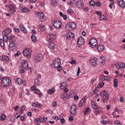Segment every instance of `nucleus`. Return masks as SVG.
<instances>
[{
  "label": "nucleus",
  "mask_w": 125,
  "mask_h": 125,
  "mask_svg": "<svg viewBox=\"0 0 125 125\" xmlns=\"http://www.w3.org/2000/svg\"><path fill=\"white\" fill-rule=\"evenodd\" d=\"M61 65V60L59 58H57L53 61L51 67L52 68L57 69L58 72H60L63 69V67Z\"/></svg>",
  "instance_id": "nucleus-1"
},
{
  "label": "nucleus",
  "mask_w": 125,
  "mask_h": 125,
  "mask_svg": "<svg viewBox=\"0 0 125 125\" xmlns=\"http://www.w3.org/2000/svg\"><path fill=\"white\" fill-rule=\"evenodd\" d=\"M0 84L3 87H7L11 84V79L9 77H3L1 80Z\"/></svg>",
  "instance_id": "nucleus-2"
},
{
  "label": "nucleus",
  "mask_w": 125,
  "mask_h": 125,
  "mask_svg": "<svg viewBox=\"0 0 125 125\" xmlns=\"http://www.w3.org/2000/svg\"><path fill=\"white\" fill-rule=\"evenodd\" d=\"M100 96L102 98V101L104 102V103H107L108 100H109V94H108V92L105 90H102L101 91Z\"/></svg>",
  "instance_id": "nucleus-3"
},
{
  "label": "nucleus",
  "mask_w": 125,
  "mask_h": 125,
  "mask_svg": "<svg viewBox=\"0 0 125 125\" xmlns=\"http://www.w3.org/2000/svg\"><path fill=\"white\" fill-rule=\"evenodd\" d=\"M11 32H12V30L10 28L5 29L3 31L2 35H3V41L7 42V37L9 35H10V33H11Z\"/></svg>",
  "instance_id": "nucleus-4"
},
{
  "label": "nucleus",
  "mask_w": 125,
  "mask_h": 125,
  "mask_svg": "<svg viewBox=\"0 0 125 125\" xmlns=\"http://www.w3.org/2000/svg\"><path fill=\"white\" fill-rule=\"evenodd\" d=\"M52 24L55 29H59L62 28V22L59 20H54L52 21Z\"/></svg>",
  "instance_id": "nucleus-5"
},
{
  "label": "nucleus",
  "mask_w": 125,
  "mask_h": 125,
  "mask_svg": "<svg viewBox=\"0 0 125 125\" xmlns=\"http://www.w3.org/2000/svg\"><path fill=\"white\" fill-rule=\"evenodd\" d=\"M21 63L22 65V66H21V69H22V70H31V67H29L28 61L27 60H21Z\"/></svg>",
  "instance_id": "nucleus-6"
},
{
  "label": "nucleus",
  "mask_w": 125,
  "mask_h": 125,
  "mask_svg": "<svg viewBox=\"0 0 125 125\" xmlns=\"http://www.w3.org/2000/svg\"><path fill=\"white\" fill-rule=\"evenodd\" d=\"M76 25L74 22H69L65 25V30L67 31H73L76 29Z\"/></svg>",
  "instance_id": "nucleus-7"
},
{
  "label": "nucleus",
  "mask_w": 125,
  "mask_h": 125,
  "mask_svg": "<svg viewBox=\"0 0 125 125\" xmlns=\"http://www.w3.org/2000/svg\"><path fill=\"white\" fill-rule=\"evenodd\" d=\"M89 45H90V47L92 48H95L96 47V45H97V40L95 38H91L88 42Z\"/></svg>",
  "instance_id": "nucleus-8"
},
{
  "label": "nucleus",
  "mask_w": 125,
  "mask_h": 125,
  "mask_svg": "<svg viewBox=\"0 0 125 125\" xmlns=\"http://www.w3.org/2000/svg\"><path fill=\"white\" fill-rule=\"evenodd\" d=\"M31 52H32L31 50L28 48H26L22 51V54L24 57L31 58Z\"/></svg>",
  "instance_id": "nucleus-9"
},
{
  "label": "nucleus",
  "mask_w": 125,
  "mask_h": 125,
  "mask_svg": "<svg viewBox=\"0 0 125 125\" xmlns=\"http://www.w3.org/2000/svg\"><path fill=\"white\" fill-rule=\"evenodd\" d=\"M76 111H77V105L76 104L72 105L69 109L70 116L74 117L76 115Z\"/></svg>",
  "instance_id": "nucleus-10"
},
{
  "label": "nucleus",
  "mask_w": 125,
  "mask_h": 125,
  "mask_svg": "<svg viewBox=\"0 0 125 125\" xmlns=\"http://www.w3.org/2000/svg\"><path fill=\"white\" fill-rule=\"evenodd\" d=\"M9 11L11 13V14H13L15 12H16V6L13 4H10L8 6Z\"/></svg>",
  "instance_id": "nucleus-11"
},
{
  "label": "nucleus",
  "mask_w": 125,
  "mask_h": 125,
  "mask_svg": "<svg viewBox=\"0 0 125 125\" xmlns=\"http://www.w3.org/2000/svg\"><path fill=\"white\" fill-rule=\"evenodd\" d=\"M36 15H38L40 17V20L41 22L44 21V14L42 12H36Z\"/></svg>",
  "instance_id": "nucleus-12"
},
{
  "label": "nucleus",
  "mask_w": 125,
  "mask_h": 125,
  "mask_svg": "<svg viewBox=\"0 0 125 125\" xmlns=\"http://www.w3.org/2000/svg\"><path fill=\"white\" fill-rule=\"evenodd\" d=\"M76 6L79 9H83V0H78L76 3Z\"/></svg>",
  "instance_id": "nucleus-13"
},
{
  "label": "nucleus",
  "mask_w": 125,
  "mask_h": 125,
  "mask_svg": "<svg viewBox=\"0 0 125 125\" xmlns=\"http://www.w3.org/2000/svg\"><path fill=\"white\" fill-rule=\"evenodd\" d=\"M74 37H75V34L73 32H68L65 35L66 40L68 41L73 40Z\"/></svg>",
  "instance_id": "nucleus-14"
},
{
  "label": "nucleus",
  "mask_w": 125,
  "mask_h": 125,
  "mask_svg": "<svg viewBox=\"0 0 125 125\" xmlns=\"http://www.w3.org/2000/svg\"><path fill=\"white\" fill-rule=\"evenodd\" d=\"M55 40V35L53 33H50L47 35V40L48 42L54 41Z\"/></svg>",
  "instance_id": "nucleus-15"
},
{
  "label": "nucleus",
  "mask_w": 125,
  "mask_h": 125,
  "mask_svg": "<svg viewBox=\"0 0 125 125\" xmlns=\"http://www.w3.org/2000/svg\"><path fill=\"white\" fill-rule=\"evenodd\" d=\"M116 68L117 69H125V63L123 62H118L116 64Z\"/></svg>",
  "instance_id": "nucleus-16"
},
{
  "label": "nucleus",
  "mask_w": 125,
  "mask_h": 125,
  "mask_svg": "<svg viewBox=\"0 0 125 125\" xmlns=\"http://www.w3.org/2000/svg\"><path fill=\"white\" fill-rule=\"evenodd\" d=\"M83 43H84V39L83 37H79L77 40V44L78 46H81Z\"/></svg>",
  "instance_id": "nucleus-17"
},
{
  "label": "nucleus",
  "mask_w": 125,
  "mask_h": 125,
  "mask_svg": "<svg viewBox=\"0 0 125 125\" xmlns=\"http://www.w3.org/2000/svg\"><path fill=\"white\" fill-rule=\"evenodd\" d=\"M0 61L8 62V61H9V57L6 55L0 56Z\"/></svg>",
  "instance_id": "nucleus-18"
},
{
  "label": "nucleus",
  "mask_w": 125,
  "mask_h": 125,
  "mask_svg": "<svg viewBox=\"0 0 125 125\" xmlns=\"http://www.w3.org/2000/svg\"><path fill=\"white\" fill-rule=\"evenodd\" d=\"M117 3L122 8L125 7V2L124 0H117Z\"/></svg>",
  "instance_id": "nucleus-19"
},
{
  "label": "nucleus",
  "mask_w": 125,
  "mask_h": 125,
  "mask_svg": "<svg viewBox=\"0 0 125 125\" xmlns=\"http://www.w3.org/2000/svg\"><path fill=\"white\" fill-rule=\"evenodd\" d=\"M32 106H33V107H35L36 108H42V104H40L39 102H36L32 103Z\"/></svg>",
  "instance_id": "nucleus-20"
},
{
  "label": "nucleus",
  "mask_w": 125,
  "mask_h": 125,
  "mask_svg": "<svg viewBox=\"0 0 125 125\" xmlns=\"http://www.w3.org/2000/svg\"><path fill=\"white\" fill-rule=\"evenodd\" d=\"M86 100V97H83L82 98L81 102L79 104V106L80 108H82V107H83V105L84 104V102H85Z\"/></svg>",
  "instance_id": "nucleus-21"
},
{
  "label": "nucleus",
  "mask_w": 125,
  "mask_h": 125,
  "mask_svg": "<svg viewBox=\"0 0 125 125\" xmlns=\"http://www.w3.org/2000/svg\"><path fill=\"white\" fill-rule=\"evenodd\" d=\"M20 29L22 33H27V29H26V28H25L23 24L21 23L20 24Z\"/></svg>",
  "instance_id": "nucleus-22"
},
{
  "label": "nucleus",
  "mask_w": 125,
  "mask_h": 125,
  "mask_svg": "<svg viewBox=\"0 0 125 125\" xmlns=\"http://www.w3.org/2000/svg\"><path fill=\"white\" fill-rule=\"evenodd\" d=\"M7 41H9V42H13L14 41H16L15 39V36L14 35H10L9 37H7Z\"/></svg>",
  "instance_id": "nucleus-23"
},
{
  "label": "nucleus",
  "mask_w": 125,
  "mask_h": 125,
  "mask_svg": "<svg viewBox=\"0 0 125 125\" xmlns=\"http://www.w3.org/2000/svg\"><path fill=\"white\" fill-rule=\"evenodd\" d=\"M48 47L50 49L53 50V49L55 48V44H54L52 42H50L48 44Z\"/></svg>",
  "instance_id": "nucleus-24"
},
{
  "label": "nucleus",
  "mask_w": 125,
  "mask_h": 125,
  "mask_svg": "<svg viewBox=\"0 0 125 125\" xmlns=\"http://www.w3.org/2000/svg\"><path fill=\"white\" fill-rule=\"evenodd\" d=\"M100 59L102 60L101 62V65L102 66L103 65H105L106 60H105V57L101 56L100 57Z\"/></svg>",
  "instance_id": "nucleus-25"
},
{
  "label": "nucleus",
  "mask_w": 125,
  "mask_h": 125,
  "mask_svg": "<svg viewBox=\"0 0 125 125\" xmlns=\"http://www.w3.org/2000/svg\"><path fill=\"white\" fill-rule=\"evenodd\" d=\"M104 45H99L97 47V49L98 51L99 52L103 51V50H104Z\"/></svg>",
  "instance_id": "nucleus-26"
},
{
  "label": "nucleus",
  "mask_w": 125,
  "mask_h": 125,
  "mask_svg": "<svg viewBox=\"0 0 125 125\" xmlns=\"http://www.w3.org/2000/svg\"><path fill=\"white\" fill-rule=\"evenodd\" d=\"M34 93H35V94H38L39 97L40 98H41V97H42V92H41V91L40 90H39L38 89H36L35 90Z\"/></svg>",
  "instance_id": "nucleus-27"
},
{
  "label": "nucleus",
  "mask_w": 125,
  "mask_h": 125,
  "mask_svg": "<svg viewBox=\"0 0 125 125\" xmlns=\"http://www.w3.org/2000/svg\"><path fill=\"white\" fill-rule=\"evenodd\" d=\"M67 83L66 82H62L61 84H60V88H61V89H64V88H65V87H66V86H67Z\"/></svg>",
  "instance_id": "nucleus-28"
},
{
  "label": "nucleus",
  "mask_w": 125,
  "mask_h": 125,
  "mask_svg": "<svg viewBox=\"0 0 125 125\" xmlns=\"http://www.w3.org/2000/svg\"><path fill=\"white\" fill-rule=\"evenodd\" d=\"M96 60H97V58H95L91 60V64L92 66H93L94 67H95V66H96V64H97Z\"/></svg>",
  "instance_id": "nucleus-29"
},
{
  "label": "nucleus",
  "mask_w": 125,
  "mask_h": 125,
  "mask_svg": "<svg viewBox=\"0 0 125 125\" xmlns=\"http://www.w3.org/2000/svg\"><path fill=\"white\" fill-rule=\"evenodd\" d=\"M22 13H29L30 9L27 7H24L21 9Z\"/></svg>",
  "instance_id": "nucleus-30"
},
{
  "label": "nucleus",
  "mask_w": 125,
  "mask_h": 125,
  "mask_svg": "<svg viewBox=\"0 0 125 125\" xmlns=\"http://www.w3.org/2000/svg\"><path fill=\"white\" fill-rule=\"evenodd\" d=\"M91 104L93 109H97V105H96V102L91 101Z\"/></svg>",
  "instance_id": "nucleus-31"
},
{
  "label": "nucleus",
  "mask_w": 125,
  "mask_h": 125,
  "mask_svg": "<svg viewBox=\"0 0 125 125\" xmlns=\"http://www.w3.org/2000/svg\"><path fill=\"white\" fill-rule=\"evenodd\" d=\"M17 43H16V41H11L9 43V46H17Z\"/></svg>",
  "instance_id": "nucleus-32"
},
{
  "label": "nucleus",
  "mask_w": 125,
  "mask_h": 125,
  "mask_svg": "<svg viewBox=\"0 0 125 125\" xmlns=\"http://www.w3.org/2000/svg\"><path fill=\"white\" fill-rule=\"evenodd\" d=\"M16 83H18V84H22V83H23V80L21 79V78H16Z\"/></svg>",
  "instance_id": "nucleus-33"
},
{
  "label": "nucleus",
  "mask_w": 125,
  "mask_h": 125,
  "mask_svg": "<svg viewBox=\"0 0 125 125\" xmlns=\"http://www.w3.org/2000/svg\"><path fill=\"white\" fill-rule=\"evenodd\" d=\"M4 42H5V41L3 40V37H2V40L0 39V46L1 47H3V46H4Z\"/></svg>",
  "instance_id": "nucleus-34"
},
{
  "label": "nucleus",
  "mask_w": 125,
  "mask_h": 125,
  "mask_svg": "<svg viewBox=\"0 0 125 125\" xmlns=\"http://www.w3.org/2000/svg\"><path fill=\"white\" fill-rule=\"evenodd\" d=\"M34 83H35V85L39 86V85H40V84L41 83V81L40 80H39L38 79L36 78L34 80Z\"/></svg>",
  "instance_id": "nucleus-35"
},
{
  "label": "nucleus",
  "mask_w": 125,
  "mask_h": 125,
  "mask_svg": "<svg viewBox=\"0 0 125 125\" xmlns=\"http://www.w3.org/2000/svg\"><path fill=\"white\" fill-rule=\"evenodd\" d=\"M76 2V0H70L69 2H67L68 5H74Z\"/></svg>",
  "instance_id": "nucleus-36"
},
{
  "label": "nucleus",
  "mask_w": 125,
  "mask_h": 125,
  "mask_svg": "<svg viewBox=\"0 0 125 125\" xmlns=\"http://www.w3.org/2000/svg\"><path fill=\"white\" fill-rule=\"evenodd\" d=\"M95 110L94 114H95V115H99V114H100V112H101V109L97 108L95 109Z\"/></svg>",
  "instance_id": "nucleus-37"
},
{
  "label": "nucleus",
  "mask_w": 125,
  "mask_h": 125,
  "mask_svg": "<svg viewBox=\"0 0 125 125\" xmlns=\"http://www.w3.org/2000/svg\"><path fill=\"white\" fill-rule=\"evenodd\" d=\"M114 87H118V79H114V83H113Z\"/></svg>",
  "instance_id": "nucleus-38"
},
{
  "label": "nucleus",
  "mask_w": 125,
  "mask_h": 125,
  "mask_svg": "<svg viewBox=\"0 0 125 125\" xmlns=\"http://www.w3.org/2000/svg\"><path fill=\"white\" fill-rule=\"evenodd\" d=\"M55 91V89L53 87L51 89L48 90L47 92L49 93V94H51V93H54Z\"/></svg>",
  "instance_id": "nucleus-39"
},
{
  "label": "nucleus",
  "mask_w": 125,
  "mask_h": 125,
  "mask_svg": "<svg viewBox=\"0 0 125 125\" xmlns=\"http://www.w3.org/2000/svg\"><path fill=\"white\" fill-rule=\"evenodd\" d=\"M99 19H100V20L102 21L103 20H106L107 19V18L106 17V16L102 15L100 16Z\"/></svg>",
  "instance_id": "nucleus-40"
},
{
  "label": "nucleus",
  "mask_w": 125,
  "mask_h": 125,
  "mask_svg": "<svg viewBox=\"0 0 125 125\" xmlns=\"http://www.w3.org/2000/svg\"><path fill=\"white\" fill-rule=\"evenodd\" d=\"M104 84H105V83L104 82L100 83L98 84V85L97 86V87L98 88H100V87H102L103 86H104Z\"/></svg>",
  "instance_id": "nucleus-41"
},
{
  "label": "nucleus",
  "mask_w": 125,
  "mask_h": 125,
  "mask_svg": "<svg viewBox=\"0 0 125 125\" xmlns=\"http://www.w3.org/2000/svg\"><path fill=\"white\" fill-rule=\"evenodd\" d=\"M6 118V116L4 114H2L0 117V120L2 122L4 121V119Z\"/></svg>",
  "instance_id": "nucleus-42"
},
{
  "label": "nucleus",
  "mask_w": 125,
  "mask_h": 125,
  "mask_svg": "<svg viewBox=\"0 0 125 125\" xmlns=\"http://www.w3.org/2000/svg\"><path fill=\"white\" fill-rule=\"evenodd\" d=\"M89 111H90V108L89 107H86L83 112V115H86Z\"/></svg>",
  "instance_id": "nucleus-43"
},
{
  "label": "nucleus",
  "mask_w": 125,
  "mask_h": 125,
  "mask_svg": "<svg viewBox=\"0 0 125 125\" xmlns=\"http://www.w3.org/2000/svg\"><path fill=\"white\" fill-rule=\"evenodd\" d=\"M31 38L32 42H35L36 41H37V38H36V36L34 35H32L31 36Z\"/></svg>",
  "instance_id": "nucleus-44"
},
{
  "label": "nucleus",
  "mask_w": 125,
  "mask_h": 125,
  "mask_svg": "<svg viewBox=\"0 0 125 125\" xmlns=\"http://www.w3.org/2000/svg\"><path fill=\"white\" fill-rule=\"evenodd\" d=\"M102 81H107L109 82L110 81V77L109 76H106L102 79Z\"/></svg>",
  "instance_id": "nucleus-45"
},
{
  "label": "nucleus",
  "mask_w": 125,
  "mask_h": 125,
  "mask_svg": "<svg viewBox=\"0 0 125 125\" xmlns=\"http://www.w3.org/2000/svg\"><path fill=\"white\" fill-rule=\"evenodd\" d=\"M34 123H37V124H41V118H36L34 120Z\"/></svg>",
  "instance_id": "nucleus-46"
},
{
  "label": "nucleus",
  "mask_w": 125,
  "mask_h": 125,
  "mask_svg": "<svg viewBox=\"0 0 125 125\" xmlns=\"http://www.w3.org/2000/svg\"><path fill=\"white\" fill-rule=\"evenodd\" d=\"M51 3L52 5H53V6H55V5H56L57 4V3L56 2V0H52Z\"/></svg>",
  "instance_id": "nucleus-47"
},
{
  "label": "nucleus",
  "mask_w": 125,
  "mask_h": 125,
  "mask_svg": "<svg viewBox=\"0 0 125 125\" xmlns=\"http://www.w3.org/2000/svg\"><path fill=\"white\" fill-rule=\"evenodd\" d=\"M39 29L40 30H41V31L43 32V31H44V29H45V27H44V25H40Z\"/></svg>",
  "instance_id": "nucleus-48"
},
{
  "label": "nucleus",
  "mask_w": 125,
  "mask_h": 125,
  "mask_svg": "<svg viewBox=\"0 0 125 125\" xmlns=\"http://www.w3.org/2000/svg\"><path fill=\"white\" fill-rule=\"evenodd\" d=\"M90 5H91V6H95V2H94V1L91 0L89 2Z\"/></svg>",
  "instance_id": "nucleus-49"
},
{
  "label": "nucleus",
  "mask_w": 125,
  "mask_h": 125,
  "mask_svg": "<svg viewBox=\"0 0 125 125\" xmlns=\"http://www.w3.org/2000/svg\"><path fill=\"white\" fill-rule=\"evenodd\" d=\"M9 48L10 49H12V51H13V50H15L17 47H16V46H9Z\"/></svg>",
  "instance_id": "nucleus-50"
},
{
  "label": "nucleus",
  "mask_w": 125,
  "mask_h": 125,
  "mask_svg": "<svg viewBox=\"0 0 125 125\" xmlns=\"http://www.w3.org/2000/svg\"><path fill=\"white\" fill-rule=\"evenodd\" d=\"M114 125H122V123H121V122L120 121H116L114 122Z\"/></svg>",
  "instance_id": "nucleus-51"
},
{
  "label": "nucleus",
  "mask_w": 125,
  "mask_h": 125,
  "mask_svg": "<svg viewBox=\"0 0 125 125\" xmlns=\"http://www.w3.org/2000/svg\"><path fill=\"white\" fill-rule=\"evenodd\" d=\"M95 5L96 6H100L101 5V2L100 1H98L95 3Z\"/></svg>",
  "instance_id": "nucleus-52"
},
{
  "label": "nucleus",
  "mask_w": 125,
  "mask_h": 125,
  "mask_svg": "<svg viewBox=\"0 0 125 125\" xmlns=\"http://www.w3.org/2000/svg\"><path fill=\"white\" fill-rule=\"evenodd\" d=\"M73 11L72 9H68L67 10V13H69V14L73 13Z\"/></svg>",
  "instance_id": "nucleus-53"
},
{
  "label": "nucleus",
  "mask_w": 125,
  "mask_h": 125,
  "mask_svg": "<svg viewBox=\"0 0 125 125\" xmlns=\"http://www.w3.org/2000/svg\"><path fill=\"white\" fill-rule=\"evenodd\" d=\"M18 109H19V105H16L15 107H14V111H18Z\"/></svg>",
  "instance_id": "nucleus-54"
},
{
  "label": "nucleus",
  "mask_w": 125,
  "mask_h": 125,
  "mask_svg": "<svg viewBox=\"0 0 125 125\" xmlns=\"http://www.w3.org/2000/svg\"><path fill=\"white\" fill-rule=\"evenodd\" d=\"M14 31V32H15V33H19V32H20V30H19V28H15Z\"/></svg>",
  "instance_id": "nucleus-55"
},
{
  "label": "nucleus",
  "mask_w": 125,
  "mask_h": 125,
  "mask_svg": "<svg viewBox=\"0 0 125 125\" xmlns=\"http://www.w3.org/2000/svg\"><path fill=\"white\" fill-rule=\"evenodd\" d=\"M68 120L70 122H72V121H74V117H72V116H69L68 117Z\"/></svg>",
  "instance_id": "nucleus-56"
},
{
  "label": "nucleus",
  "mask_w": 125,
  "mask_h": 125,
  "mask_svg": "<svg viewBox=\"0 0 125 125\" xmlns=\"http://www.w3.org/2000/svg\"><path fill=\"white\" fill-rule=\"evenodd\" d=\"M101 124H102V125H107L108 122L106 121L103 120L101 121Z\"/></svg>",
  "instance_id": "nucleus-57"
},
{
  "label": "nucleus",
  "mask_w": 125,
  "mask_h": 125,
  "mask_svg": "<svg viewBox=\"0 0 125 125\" xmlns=\"http://www.w3.org/2000/svg\"><path fill=\"white\" fill-rule=\"evenodd\" d=\"M113 5H114V2H111L109 4V8H113Z\"/></svg>",
  "instance_id": "nucleus-58"
},
{
  "label": "nucleus",
  "mask_w": 125,
  "mask_h": 125,
  "mask_svg": "<svg viewBox=\"0 0 125 125\" xmlns=\"http://www.w3.org/2000/svg\"><path fill=\"white\" fill-rule=\"evenodd\" d=\"M61 124H64L65 123V119L61 118L60 119Z\"/></svg>",
  "instance_id": "nucleus-59"
},
{
  "label": "nucleus",
  "mask_w": 125,
  "mask_h": 125,
  "mask_svg": "<svg viewBox=\"0 0 125 125\" xmlns=\"http://www.w3.org/2000/svg\"><path fill=\"white\" fill-rule=\"evenodd\" d=\"M26 108V106L23 105L21 107V110L22 111L24 112V111L25 110V109Z\"/></svg>",
  "instance_id": "nucleus-60"
},
{
  "label": "nucleus",
  "mask_w": 125,
  "mask_h": 125,
  "mask_svg": "<svg viewBox=\"0 0 125 125\" xmlns=\"http://www.w3.org/2000/svg\"><path fill=\"white\" fill-rule=\"evenodd\" d=\"M94 82H95V79L94 78H93L91 80L90 84H93L94 83Z\"/></svg>",
  "instance_id": "nucleus-61"
},
{
  "label": "nucleus",
  "mask_w": 125,
  "mask_h": 125,
  "mask_svg": "<svg viewBox=\"0 0 125 125\" xmlns=\"http://www.w3.org/2000/svg\"><path fill=\"white\" fill-rule=\"evenodd\" d=\"M76 63H77V61L76 60H72L70 62V64H71V65L73 64H76Z\"/></svg>",
  "instance_id": "nucleus-62"
},
{
  "label": "nucleus",
  "mask_w": 125,
  "mask_h": 125,
  "mask_svg": "<svg viewBox=\"0 0 125 125\" xmlns=\"http://www.w3.org/2000/svg\"><path fill=\"white\" fill-rule=\"evenodd\" d=\"M15 56H19L20 55V51H18L16 54H14Z\"/></svg>",
  "instance_id": "nucleus-63"
},
{
  "label": "nucleus",
  "mask_w": 125,
  "mask_h": 125,
  "mask_svg": "<svg viewBox=\"0 0 125 125\" xmlns=\"http://www.w3.org/2000/svg\"><path fill=\"white\" fill-rule=\"evenodd\" d=\"M37 88V87H36V86H33L32 87H31L30 89L32 91H34L35 90H36Z\"/></svg>",
  "instance_id": "nucleus-64"
}]
</instances>
